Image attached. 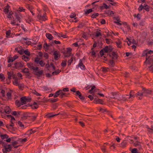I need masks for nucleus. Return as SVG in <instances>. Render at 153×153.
<instances>
[{
    "mask_svg": "<svg viewBox=\"0 0 153 153\" xmlns=\"http://www.w3.org/2000/svg\"><path fill=\"white\" fill-rule=\"evenodd\" d=\"M97 90H98V89H97L94 86H93L92 87L91 89L89 91L88 93L91 94H93V96L89 95L88 96V97L91 100H93V99H94V97H96V95H95L94 93L97 92Z\"/></svg>",
    "mask_w": 153,
    "mask_h": 153,
    "instance_id": "obj_4",
    "label": "nucleus"
},
{
    "mask_svg": "<svg viewBox=\"0 0 153 153\" xmlns=\"http://www.w3.org/2000/svg\"><path fill=\"white\" fill-rule=\"evenodd\" d=\"M18 124L22 128H24V125L22 124V123L20 121H18Z\"/></svg>",
    "mask_w": 153,
    "mask_h": 153,
    "instance_id": "obj_54",
    "label": "nucleus"
},
{
    "mask_svg": "<svg viewBox=\"0 0 153 153\" xmlns=\"http://www.w3.org/2000/svg\"><path fill=\"white\" fill-rule=\"evenodd\" d=\"M137 94L140 96V97H139L140 100L144 96H149L151 97V96L153 95V90H150L143 89L141 91H138Z\"/></svg>",
    "mask_w": 153,
    "mask_h": 153,
    "instance_id": "obj_2",
    "label": "nucleus"
},
{
    "mask_svg": "<svg viewBox=\"0 0 153 153\" xmlns=\"http://www.w3.org/2000/svg\"><path fill=\"white\" fill-rule=\"evenodd\" d=\"M43 54L42 52H39L38 53V56L41 58L43 56Z\"/></svg>",
    "mask_w": 153,
    "mask_h": 153,
    "instance_id": "obj_62",
    "label": "nucleus"
},
{
    "mask_svg": "<svg viewBox=\"0 0 153 153\" xmlns=\"http://www.w3.org/2000/svg\"><path fill=\"white\" fill-rule=\"evenodd\" d=\"M1 137L2 139H7L9 136L6 134H4L1 136Z\"/></svg>",
    "mask_w": 153,
    "mask_h": 153,
    "instance_id": "obj_33",
    "label": "nucleus"
},
{
    "mask_svg": "<svg viewBox=\"0 0 153 153\" xmlns=\"http://www.w3.org/2000/svg\"><path fill=\"white\" fill-rule=\"evenodd\" d=\"M126 40V41L128 42V44L129 45L131 44V42L130 41V39L127 38Z\"/></svg>",
    "mask_w": 153,
    "mask_h": 153,
    "instance_id": "obj_56",
    "label": "nucleus"
},
{
    "mask_svg": "<svg viewBox=\"0 0 153 153\" xmlns=\"http://www.w3.org/2000/svg\"><path fill=\"white\" fill-rule=\"evenodd\" d=\"M0 78L2 80H4L5 79V77L4 76V75L2 74H0Z\"/></svg>",
    "mask_w": 153,
    "mask_h": 153,
    "instance_id": "obj_58",
    "label": "nucleus"
},
{
    "mask_svg": "<svg viewBox=\"0 0 153 153\" xmlns=\"http://www.w3.org/2000/svg\"><path fill=\"white\" fill-rule=\"evenodd\" d=\"M15 67L17 68H22L24 67L23 63L21 62H17L14 64Z\"/></svg>",
    "mask_w": 153,
    "mask_h": 153,
    "instance_id": "obj_11",
    "label": "nucleus"
},
{
    "mask_svg": "<svg viewBox=\"0 0 153 153\" xmlns=\"http://www.w3.org/2000/svg\"><path fill=\"white\" fill-rule=\"evenodd\" d=\"M39 64L41 66V67H43L44 65L45 64L44 62L42 60H41L39 63Z\"/></svg>",
    "mask_w": 153,
    "mask_h": 153,
    "instance_id": "obj_53",
    "label": "nucleus"
},
{
    "mask_svg": "<svg viewBox=\"0 0 153 153\" xmlns=\"http://www.w3.org/2000/svg\"><path fill=\"white\" fill-rule=\"evenodd\" d=\"M126 143L123 142H122L121 144H119V146L123 148L126 146Z\"/></svg>",
    "mask_w": 153,
    "mask_h": 153,
    "instance_id": "obj_42",
    "label": "nucleus"
},
{
    "mask_svg": "<svg viewBox=\"0 0 153 153\" xmlns=\"http://www.w3.org/2000/svg\"><path fill=\"white\" fill-rule=\"evenodd\" d=\"M10 109L8 106H7L5 109V112L7 114H9L10 112Z\"/></svg>",
    "mask_w": 153,
    "mask_h": 153,
    "instance_id": "obj_30",
    "label": "nucleus"
},
{
    "mask_svg": "<svg viewBox=\"0 0 153 153\" xmlns=\"http://www.w3.org/2000/svg\"><path fill=\"white\" fill-rule=\"evenodd\" d=\"M28 100L26 97H22L21 98V101L22 105H23L26 103L27 102H28Z\"/></svg>",
    "mask_w": 153,
    "mask_h": 153,
    "instance_id": "obj_14",
    "label": "nucleus"
},
{
    "mask_svg": "<svg viewBox=\"0 0 153 153\" xmlns=\"http://www.w3.org/2000/svg\"><path fill=\"white\" fill-rule=\"evenodd\" d=\"M22 71L24 73L27 74L29 73L28 69L26 68L23 69Z\"/></svg>",
    "mask_w": 153,
    "mask_h": 153,
    "instance_id": "obj_45",
    "label": "nucleus"
},
{
    "mask_svg": "<svg viewBox=\"0 0 153 153\" xmlns=\"http://www.w3.org/2000/svg\"><path fill=\"white\" fill-rule=\"evenodd\" d=\"M38 17L40 20L42 21H44L47 19L46 16L44 14L43 15H39Z\"/></svg>",
    "mask_w": 153,
    "mask_h": 153,
    "instance_id": "obj_13",
    "label": "nucleus"
},
{
    "mask_svg": "<svg viewBox=\"0 0 153 153\" xmlns=\"http://www.w3.org/2000/svg\"><path fill=\"white\" fill-rule=\"evenodd\" d=\"M78 67H80L82 70H84L85 69V66L82 63V60L81 59L80 60L79 64L76 66V68H78Z\"/></svg>",
    "mask_w": 153,
    "mask_h": 153,
    "instance_id": "obj_10",
    "label": "nucleus"
},
{
    "mask_svg": "<svg viewBox=\"0 0 153 153\" xmlns=\"http://www.w3.org/2000/svg\"><path fill=\"white\" fill-rule=\"evenodd\" d=\"M120 19L118 17H117L116 18V20L114 21V22L117 24V25H122V24L120 23Z\"/></svg>",
    "mask_w": 153,
    "mask_h": 153,
    "instance_id": "obj_24",
    "label": "nucleus"
},
{
    "mask_svg": "<svg viewBox=\"0 0 153 153\" xmlns=\"http://www.w3.org/2000/svg\"><path fill=\"white\" fill-rule=\"evenodd\" d=\"M27 140L26 138L24 139L20 138L19 139V142L23 143L27 141Z\"/></svg>",
    "mask_w": 153,
    "mask_h": 153,
    "instance_id": "obj_31",
    "label": "nucleus"
},
{
    "mask_svg": "<svg viewBox=\"0 0 153 153\" xmlns=\"http://www.w3.org/2000/svg\"><path fill=\"white\" fill-rule=\"evenodd\" d=\"M103 7L105 8L106 9H108L109 7L108 6V5H107L105 4H103Z\"/></svg>",
    "mask_w": 153,
    "mask_h": 153,
    "instance_id": "obj_63",
    "label": "nucleus"
},
{
    "mask_svg": "<svg viewBox=\"0 0 153 153\" xmlns=\"http://www.w3.org/2000/svg\"><path fill=\"white\" fill-rule=\"evenodd\" d=\"M143 9V7L142 4H141L139 6L138 8V10L139 11H141Z\"/></svg>",
    "mask_w": 153,
    "mask_h": 153,
    "instance_id": "obj_60",
    "label": "nucleus"
},
{
    "mask_svg": "<svg viewBox=\"0 0 153 153\" xmlns=\"http://www.w3.org/2000/svg\"><path fill=\"white\" fill-rule=\"evenodd\" d=\"M76 14L73 13H72L70 16V18H74V19H76Z\"/></svg>",
    "mask_w": 153,
    "mask_h": 153,
    "instance_id": "obj_39",
    "label": "nucleus"
},
{
    "mask_svg": "<svg viewBox=\"0 0 153 153\" xmlns=\"http://www.w3.org/2000/svg\"><path fill=\"white\" fill-rule=\"evenodd\" d=\"M7 74L8 76V79L9 80L11 79L12 76H13V78L14 77H15L14 76L13 72L12 71H8Z\"/></svg>",
    "mask_w": 153,
    "mask_h": 153,
    "instance_id": "obj_16",
    "label": "nucleus"
},
{
    "mask_svg": "<svg viewBox=\"0 0 153 153\" xmlns=\"http://www.w3.org/2000/svg\"><path fill=\"white\" fill-rule=\"evenodd\" d=\"M19 142V139L16 140H15L14 141H13L12 142V143L13 146H15V145L17 144Z\"/></svg>",
    "mask_w": 153,
    "mask_h": 153,
    "instance_id": "obj_43",
    "label": "nucleus"
},
{
    "mask_svg": "<svg viewBox=\"0 0 153 153\" xmlns=\"http://www.w3.org/2000/svg\"><path fill=\"white\" fill-rule=\"evenodd\" d=\"M73 60V57H71L70 59L68 60V65H70L72 62Z\"/></svg>",
    "mask_w": 153,
    "mask_h": 153,
    "instance_id": "obj_47",
    "label": "nucleus"
},
{
    "mask_svg": "<svg viewBox=\"0 0 153 153\" xmlns=\"http://www.w3.org/2000/svg\"><path fill=\"white\" fill-rule=\"evenodd\" d=\"M53 54L54 59L56 60H58L60 57V54L59 52L58 51H55Z\"/></svg>",
    "mask_w": 153,
    "mask_h": 153,
    "instance_id": "obj_9",
    "label": "nucleus"
},
{
    "mask_svg": "<svg viewBox=\"0 0 153 153\" xmlns=\"http://www.w3.org/2000/svg\"><path fill=\"white\" fill-rule=\"evenodd\" d=\"M43 56L46 59H47L48 57V54L47 53H45L43 54Z\"/></svg>",
    "mask_w": 153,
    "mask_h": 153,
    "instance_id": "obj_59",
    "label": "nucleus"
},
{
    "mask_svg": "<svg viewBox=\"0 0 153 153\" xmlns=\"http://www.w3.org/2000/svg\"><path fill=\"white\" fill-rule=\"evenodd\" d=\"M59 91H58L55 92V94H54L53 95L54 98H56L57 97L59 96Z\"/></svg>",
    "mask_w": 153,
    "mask_h": 153,
    "instance_id": "obj_40",
    "label": "nucleus"
},
{
    "mask_svg": "<svg viewBox=\"0 0 153 153\" xmlns=\"http://www.w3.org/2000/svg\"><path fill=\"white\" fill-rule=\"evenodd\" d=\"M92 12V9H89L87 10L85 12V13L87 15L89 13H90L91 12Z\"/></svg>",
    "mask_w": 153,
    "mask_h": 153,
    "instance_id": "obj_48",
    "label": "nucleus"
},
{
    "mask_svg": "<svg viewBox=\"0 0 153 153\" xmlns=\"http://www.w3.org/2000/svg\"><path fill=\"white\" fill-rule=\"evenodd\" d=\"M29 56H25V55H23L22 56V59L25 61L27 62L28 61L29 59Z\"/></svg>",
    "mask_w": 153,
    "mask_h": 153,
    "instance_id": "obj_26",
    "label": "nucleus"
},
{
    "mask_svg": "<svg viewBox=\"0 0 153 153\" xmlns=\"http://www.w3.org/2000/svg\"><path fill=\"white\" fill-rule=\"evenodd\" d=\"M11 149V146L8 144L4 145V148L2 149V152L3 153H7L10 152Z\"/></svg>",
    "mask_w": 153,
    "mask_h": 153,
    "instance_id": "obj_5",
    "label": "nucleus"
},
{
    "mask_svg": "<svg viewBox=\"0 0 153 153\" xmlns=\"http://www.w3.org/2000/svg\"><path fill=\"white\" fill-rule=\"evenodd\" d=\"M143 9L145 10L146 11H148L149 10V6L147 5L144 4L143 6Z\"/></svg>",
    "mask_w": 153,
    "mask_h": 153,
    "instance_id": "obj_35",
    "label": "nucleus"
},
{
    "mask_svg": "<svg viewBox=\"0 0 153 153\" xmlns=\"http://www.w3.org/2000/svg\"><path fill=\"white\" fill-rule=\"evenodd\" d=\"M11 33V31L9 30L6 32V34L7 37H9Z\"/></svg>",
    "mask_w": 153,
    "mask_h": 153,
    "instance_id": "obj_51",
    "label": "nucleus"
},
{
    "mask_svg": "<svg viewBox=\"0 0 153 153\" xmlns=\"http://www.w3.org/2000/svg\"><path fill=\"white\" fill-rule=\"evenodd\" d=\"M28 67L31 69L33 70L34 74L38 76H41L43 73L42 70H40L38 67L35 66L33 64H30L28 65Z\"/></svg>",
    "mask_w": 153,
    "mask_h": 153,
    "instance_id": "obj_3",
    "label": "nucleus"
},
{
    "mask_svg": "<svg viewBox=\"0 0 153 153\" xmlns=\"http://www.w3.org/2000/svg\"><path fill=\"white\" fill-rule=\"evenodd\" d=\"M94 101L97 103H100L101 104H103V101L102 100L98 98H97L96 97L94 99Z\"/></svg>",
    "mask_w": 153,
    "mask_h": 153,
    "instance_id": "obj_18",
    "label": "nucleus"
},
{
    "mask_svg": "<svg viewBox=\"0 0 153 153\" xmlns=\"http://www.w3.org/2000/svg\"><path fill=\"white\" fill-rule=\"evenodd\" d=\"M25 9L23 7H20L19 9V10L20 12H25Z\"/></svg>",
    "mask_w": 153,
    "mask_h": 153,
    "instance_id": "obj_55",
    "label": "nucleus"
},
{
    "mask_svg": "<svg viewBox=\"0 0 153 153\" xmlns=\"http://www.w3.org/2000/svg\"><path fill=\"white\" fill-rule=\"evenodd\" d=\"M96 36L97 37H98L100 36H101V34L99 31H97L96 33Z\"/></svg>",
    "mask_w": 153,
    "mask_h": 153,
    "instance_id": "obj_61",
    "label": "nucleus"
},
{
    "mask_svg": "<svg viewBox=\"0 0 153 153\" xmlns=\"http://www.w3.org/2000/svg\"><path fill=\"white\" fill-rule=\"evenodd\" d=\"M101 149L102 151L104 153H106L107 152V151L106 150V147L105 146L103 145L101 147Z\"/></svg>",
    "mask_w": 153,
    "mask_h": 153,
    "instance_id": "obj_32",
    "label": "nucleus"
},
{
    "mask_svg": "<svg viewBox=\"0 0 153 153\" xmlns=\"http://www.w3.org/2000/svg\"><path fill=\"white\" fill-rule=\"evenodd\" d=\"M18 52L20 54H23L24 53L28 56H30V53L27 49H26L25 50L24 49H22L19 50H18Z\"/></svg>",
    "mask_w": 153,
    "mask_h": 153,
    "instance_id": "obj_7",
    "label": "nucleus"
},
{
    "mask_svg": "<svg viewBox=\"0 0 153 153\" xmlns=\"http://www.w3.org/2000/svg\"><path fill=\"white\" fill-rule=\"evenodd\" d=\"M21 112L19 111H12L11 112V114L16 117H19L20 115Z\"/></svg>",
    "mask_w": 153,
    "mask_h": 153,
    "instance_id": "obj_17",
    "label": "nucleus"
},
{
    "mask_svg": "<svg viewBox=\"0 0 153 153\" xmlns=\"http://www.w3.org/2000/svg\"><path fill=\"white\" fill-rule=\"evenodd\" d=\"M72 49L70 48H68L67 49V52H66L68 53L71 54V51Z\"/></svg>",
    "mask_w": 153,
    "mask_h": 153,
    "instance_id": "obj_57",
    "label": "nucleus"
},
{
    "mask_svg": "<svg viewBox=\"0 0 153 153\" xmlns=\"http://www.w3.org/2000/svg\"><path fill=\"white\" fill-rule=\"evenodd\" d=\"M137 93H138V92ZM137 94L138 93H137V94H135L133 91H131L130 92V95L129 98H131L132 97H134L135 96H136L138 98V99H139V97H140V95H138Z\"/></svg>",
    "mask_w": 153,
    "mask_h": 153,
    "instance_id": "obj_12",
    "label": "nucleus"
},
{
    "mask_svg": "<svg viewBox=\"0 0 153 153\" xmlns=\"http://www.w3.org/2000/svg\"><path fill=\"white\" fill-rule=\"evenodd\" d=\"M76 95L78 96L79 98L82 100H83L84 99V98L83 97L81 93L79 91H77L76 92Z\"/></svg>",
    "mask_w": 153,
    "mask_h": 153,
    "instance_id": "obj_20",
    "label": "nucleus"
},
{
    "mask_svg": "<svg viewBox=\"0 0 153 153\" xmlns=\"http://www.w3.org/2000/svg\"><path fill=\"white\" fill-rule=\"evenodd\" d=\"M7 99L8 100H11V99L12 94L10 91L8 92L6 94Z\"/></svg>",
    "mask_w": 153,
    "mask_h": 153,
    "instance_id": "obj_27",
    "label": "nucleus"
},
{
    "mask_svg": "<svg viewBox=\"0 0 153 153\" xmlns=\"http://www.w3.org/2000/svg\"><path fill=\"white\" fill-rule=\"evenodd\" d=\"M58 91H60L59 93V95H60V97L61 98H62L65 95V93H63L62 91V90H58Z\"/></svg>",
    "mask_w": 153,
    "mask_h": 153,
    "instance_id": "obj_34",
    "label": "nucleus"
},
{
    "mask_svg": "<svg viewBox=\"0 0 153 153\" xmlns=\"http://www.w3.org/2000/svg\"><path fill=\"white\" fill-rule=\"evenodd\" d=\"M111 56L112 57V59H117L118 57L116 53L115 52H112L111 53Z\"/></svg>",
    "mask_w": 153,
    "mask_h": 153,
    "instance_id": "obj_21",
    "label": "nucleus"
},
{
    "mask_svg": "<svg viewBox=\"0 0 153 153\" xmlns=\"http://www.w3.org/2000/svg\"><path fill=\"white\" fill-rule=\"evenodd\" d=\"M27 115V116L30 117L33 120H34L36 119V117L37 116L38 114H37L29 113H28Z\"/></svg>",
    "mask_w": 153,
    "mask_h": 153,
    "instance_id": "obj_8",
    "label": "nucleus"
},
{
    "mask_svg": "<svg viewBox=\"0 0 153 153\" xmlns=\"http://www.w3.org/2000/svg\"><path fill=\"white\" fill-rule=\"evenodd\" d=\"M14 81H13V83L14 85L16 86L19 85V83H20L17 78H16L15 77H13Z\"/></svg>",
    "mask_w": 153,
    "mask_h": 153,
    "instance_id": "obj_15",
    "label": "nucleus"
},
{
    "mask_svg": "<svg viewBox=\"0 0 153 153\" xmlns=\"http://www.w3.org/2000/svg\"><path fill=\"white\" fill-rule=\"evenodd\" d=\"M16 17L17 21H18L19 22H20L21 21V16L20 15L16 14Z\"/></svg>",
    "mask_w": 153,
    "mask_h": 153,
    "instance_id": "obj_28",
    "label": "nucleus"
},
{
    "mask_svg": "<svg viewBox=\"0 0 153 153\" xmlns=\"http://www.w3.org/2000/svg\"><path fill=\"white\" fill-rule=\"evenodd\" d=\"M111 97L115 99H117L119 100H122V97H121L120 96V94L118 93L115 92L112 93Z\"/></svg>",
    "mask_w": 153,
    "mask_h": 153,
    "instance_id": "obj_6",
    "label": "nucleus"
},
{
    "mask_svg": "<svg viewBox=\"0 0 153 153\" xmlns=\"http://www.w3.org/2000/svg\"><path fill=\"white\" fill-rule=\"evenodd\" d=\"M131 152L132 153H138L137 151V149H133L132 150Z\"/></svg>",
    "mask_w": 153,
    "mask_h": 153,
    "instance_id": "obj_64",
    "label": "nucleus"
},
{
    "mask_svg": "<svg viewBox=\"0 0 153 153\" xmlns=\"http://www.w3.org/2000/svg\"><path fill=\"white\" fill-rule=\"evenodd\" d=\"M64 54L65 57H68L71 56V54L68 53L67 52L64 53Z\"/></svg>",
    "mask_w": 153,
    "mask_h": 153,
    "instance_id": "obj_49",
    "label": "nucleus"
},
{
    "mask_svg": "<svg viewBox=\"0 0 153 153\" xmlns=\"http://www.w3.org/2000/svg\"><path fill=\"white\" fill-rule=\"evenodd\" d=\"M60 71H59V70H57L53 72L52 74L53 75H54V74L56 75L58 74L60 72Z\"/></svg>",
    "mask_w": 153,
    "mask_h": 153,
    "instance_id": "obj_50",
    "label": "nucleus"
},
{
    "mask_svg": "<svg viewBox=\"0 0 153 153\" xmlns=\"http://www.w3.org/2000/svg\"><path fill=\"white\" fill-rule=\"evenodd\" d=\"M49 100L51 102H54L57 101L58 100V99L51 98L49 99Z\"/></svg>",
    "mask_w": 153,
    "mask_h": 153,
    "instance_id": "obj_37",
    "label": "nucleus"
},
{
    "mask_svg": "<svg viewBox=\"0 0 153 153\" xmlns=\"http://www.w3.org/2000/svg\"><path fill=\"white\" fill-rule=\"evenodd\" d=\"M67 60H63L61 63V65L62 67L65 66L67 64Z\"/></svg>",
    "mask_w": 153,
    "mask_h": 153,
    "instance_id": "obj_41",
    "label": "nucleus"
},
{
    "mask_svg": "<svg viewBox=\"0 0 153 153\" xmlns=\"http://www.w3.org/2000/svg\"><path fill=\"white\" fill-rule=\"evenodd\" d=\"M16 105L19 107L21 106V105H22L21 103V101L20 102L18 100H17L16 101Z\"/></svg>",
    "mask_w": 153,
    "mask_h": 153,
    "instance_id": "obj_44",
    "label": "nucleus"
},
{
    "mask_svg": "<svg viewBox=\"0 0 153 153\" xmlns=\"http://www.w3.org/2000/svg\"><path fill=\"white\" fill-rule=\"evenodd\" d=\"M58 114H54L53 113H48L47 115L46 116L47 117L49 118H51L53 117L54 116H57Z\"/></svg>",
    "mask_w": 153,
    "mask_h": 153,
    "instance_id": "obj_25",
    "label": "nucleus"
},
{
    "mask_svg": "<svg viewBox=\"0 0 153 153\" xmlns=\"http://www.w3.org/2000/svg\"><path fill=\"white\" fill-rule=\"evenodd\" d=\"M46 36L48 39L50 40H52L53 38L52 35L49 33H46Z\"/></svg>",
    "mask_w": 153,
    "mask_h": 153,
    "instance_id": "obj_22",
    "label": "nucleus"
},
{
    "mask_svg": "<svg viewBox=\"0 0 153 153\" xmlns=\"http://www.w3.org/2000/svg\"><path fill=\"white\" fill-rule=\"evenodd\" d=\"M49 45L48 44H47L46 43H45L44 44V48L46 49H48L49 48Z\"/></svg>",
    "mask_w": 153,
    "mask_h": 153,
    "instance_id": "obj_52",
    "label": "nucleus"
},
{
    "mask_svg": "<svg viewBox=\"0 0 153 153\" xmlns=\"http://www.w3.org/2000/svg\"><path fill=\"white\" fill-rule=\"evenodd\" d=\"M153 51L147 50L145 51L142 54L143 56H146V61L144 62H147L149 64H153Z\"/></svg>",
    "mask_w": 153,
    "mask_h": 153,
    "instance_id": "obj_1",
    "label": "nucleus"
},
{
    "mask_svg": "<svg viewBox=\"0 0 153 153\" xmlns=\"http://www.w3.org/2000/svg\"><path fill=\"white\" fill-rule=\"evenodd\" d=\"M40 61V59L38 57H36L35 59V62L37 64L39 63Z\"/></svg>",
    "mask_w": 153,
    "mask_h": 153,
    "instance_id": "obj_46",
    "label": "nucleus"
},
{
    "mask_svg": "<svg viewBox=\"0 0 153 153\" xmlns=\"http://www.w3.org/2000/svg\"><path fill=\"white\" fill-rule=\"evenodd\" d=\"M129 96L128 95H123L122 96V100H126L127 98L129 99Z\"/></svg>",
    "mask_w": 153,
    "mask_h": 153,
    "instance_id": "obj_29",
    "label": "nucleus"
},
{
    "mask_svg": "<svg viewBox=\"0 0 153 153\" xmlns=\"http://www.w3.org/2000/svg\"><path fill=\"white\" fill-rule=\"evenodd\" d=\"M131 143H133L135 146H140V143L138 142H134V141L132 140H131Z\"/></svg>",
    "mask_w": 153,
    "mask_h": 153,
    "instance_id": "obj_38",
    "label": "nucleus"
},
{
    "mask_svg": "<svg viewBox=\"0 0 153 153\" xmlns=\"http://www.w3.org/2000/svg\"><path fill=\"white\" fill-rule=\"evenodd\" d=\"M9 7L8 5H7L4 7V11L6 14H8L9 13Z\"/></svg>",
    "mask_w": 153,
    "mask_h": 153,
    "instance_id": "obj_23",
    "label": "nucleus"
},
{
    "mask_svg": "<svg viewBox=\"0 0 153 153\" xmlns=\"http://www.w3.org/2000/svg\"><path fill=\"white\" fill-rule=\"evenodd\" d=\"M123 24L124 25V27L127 29L128 31L130 32L131 31V30L130 27L128 26V25L126 22H123Z\"/></svg>",
    "mask_w": 153,
    "mask_h": 153,
    "instance_id": "obj_19",
    "label": "nucleus"
},
{
    "mask_svg": "<svg viewBox=\"0 0 153 153\" xmlns=\"http://www.w3.org/2000/svg\"><path fill=\"white\" fill-rule=\"evenodd\" d=\"M109 64L110 66L113 67L114 65V62L113 60H110L109 62Z\"/></svg>",
    "mask_w": 153,
    "mask_h": 153,
    "instance_id": "obj_36",
    "label": "nucleus"
}]
</instances>
